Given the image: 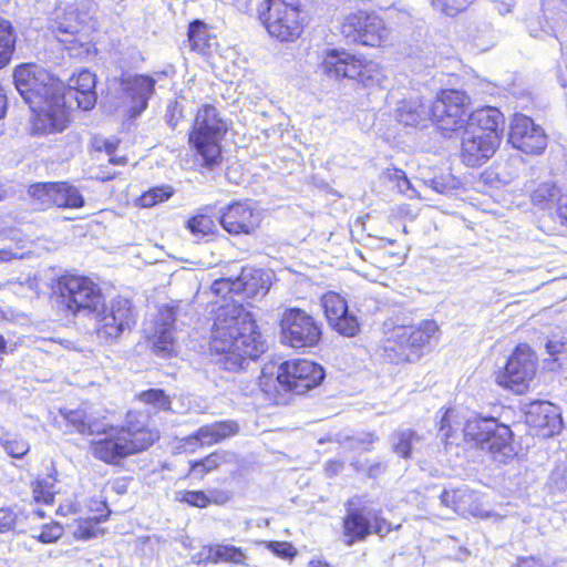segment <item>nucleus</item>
<instances>
[{"label": "nucleus", "mask_w": 567, "mask_h": 567, "mask_svg": "<svg viewBox=\"0 0 567 567\" xmlns=\"http://www.w3.org/2000/svg\"><path fill=\"white\" fill-rule=\"evenodd\" d=\"M209 347L213 352L223 354L219 364L230 372L244 369L248 360L257 359L266 349L255 317L237 302L217 309Z\"/></svg>", "instance_id": "1"}, {"label": "nucleus", "mask_w": 567, "mask_h": 567, "mask_svg": "<svg viewBox=\"0 0 567 567\" xmlns=\"http://www.w3.org/2000/svg\"><path fill=\"white\" fill-rule=\"evenodd\" d=\"M13 78L17 90L33 113L32 133L62 132L70 122L63 82L33 63L18 66Z\"/></svg>", "instance_id": "2"}, {"label": "nucleus", "mask_w": 567, "mask_h": 567, "mask_svg": "<svg viewBox=\"0 0 567 567\" xmlns=\"http://www.w3.org/2000/svg\"><path fill=\"white\" fill-rule=\"evenodd\" d=\"M102 439L93 440L90 445L93 456L107 464H116L122 458L148 449L157 439L156 431L135 427H107Z\"/></svg>", "instance_id": "3"}, {"label": "nucleus", "mask_w": 567, "mask_h": 567, "mask_svg": "<svg viewBox=\"0 0 567 567\" xmlns=\"http://www.w3.org/2000/svg\"><path fill=\"white\" fill-rule=\"evenodd\" d=\"M227 131L216 107L204 105L196 114L189 142L206 166H214L220 158L219 142Z\"/></svg>", "instance_id": "4"}, {"label": "nucleus", "mask_w": 567, "mask_h": 567, "mask_svg": "<svg viewBox=\"0 0 567 567\" xmlns=\"http://www.w3.org/2000/svg\"><path fill=\"white\" fill-rule=\"evenodd\" d=\"M259 19L268 34L280 42H293L303 32L299 7L285 0H265L259 7Z\"/></svg>", "instance_id": "5"}, {"label": "nucleus", "mask_w": 567, "mask_h": 567, "mask_svg": "<svg viewBox=\"0 0 567 567\" xmlns=\"http://www.w3.org/2000/svg\"><path fill=\"white\" fill-rule=\"evenodd\" d=\"M437 324L425 320L416 327H398L384 343V357L393 363H404L419 358V350L435 338Z\"/></svg>", "instance_id": "6"}, {"label": "nucleus", "mask_w": 567, "mask_h": 567, "mask_svg": "<svg viewBox=\"0 0 567 567\" xmlns=\"http://www.w3.org/2000/svg\"><path fill=\"white\" fill-rule=\"evenodd\" d=\"M463 433L497 461L504 462L514 455L512 431L493 417H470L464 424Z\"/></svg>", "instance_id": "7"}, {"label": "nucleus", "mask_w": 567, "mask_h": 567, "mask_svg": "<svg viewBox=\"0 0 567 567\" xmlns=\"http://www.w3.org/2000/svg\"><path fill=\"white\" fill-rule=\"evenodd\" d=\"M60 295L73 313L84 312L91 316L102 306L104 296L100 287L90 278L75 275L62 276L58 282Z\"/></svg>", "instance_id": "8"}, {"label": "nucleus", "mask_w": 567, "mask_h": 567, "mask_svg": "<svg viewBox=\"0 0 567 567\" xmlns=\"http://www.w3.org/2000/svg\"><path fill=\"white\" fill-rule=\"evenodd\" d=\"M470 96L458 90H443L430 106V118L444 134L465 126Z\"/></svg>", "instance_id": "9"}, {"label": "nucleus", "mask_w": 567, "mask_h": 567, "mask_svg": "<svg viewBox=\"0 0 567 567\" xmlns=\"http://www.w3.org/2000/svg\"><path fill=\"white\" fill-rule=\"evenodd\" d=\"M536 363V354L527 344L517 346L504 369L497 372V384L517 394L524 393L534 379Z\"/></svg>", "instance_id": "10"}, {"label": "nucleus", "mask_w": 567, "mask_h": 567, "mask_svg": "<svg viewBox=\"0 0 567 567\" xmlns=\"http://www.w3.org/2000/svg\"><path fill=\"white\" fill-rule=\"evenodd\" d=\"M281 340L295 349L310 348L321 339V327L312 316L297 308L285 311L281 318Z\"/></svg>", "instance_id": "11"}, {"label": "nucleus", "mask_w": 567, "mask_h": 567, "mask_svg": "<svg viewBox=\"0 0 567 567\" xmlns=\"http://www.w3.org/2000/svg\"><path fill=\"white\" fill-rule=\"evenodd\" d=\"M94 319L95 332L99 338L113 340L135 323V315L131 302L124 298L113 299L109 306L102 301L97 311L91 315Z\"/></svg>", "instance_id": "12"}, {"label": "nucleus", "mask_w": 567, "mask_h": 567, "mask_svg": "<svg viewBox=\"0 0 567 567\" xmlns=\"http://www.w3.org/2000/svg\"><path fill=\"white\" fill-rule=\"evenodd\" d=\"M341 32L353 42L370 47H379L388 38V29L383 20L364 11L347 16L341 25Z\"/></svg>", "instance_id": "13"}, {"label": "nucleus", "mask_w": 567, "mask_h": 567, "mask_svg": "<svg viewBox=\"0 0 567 567\" xmlns=\"http://www.w3.org/2000/svg\"><path fill=\"white\" fill-rule=\"evenodd\" d=\"M156 80L150 75L133 74L121 80V113L134 118L147 107Z\"/></svg>", "instance_id": "14"}, {"label": "nucleus", "mask_w": 567, "mask_h": 567, "mask_svg": "<svg viewBox=\"0 0 567 567\" xmlns=\"http://www.w3.org/2000/svg\"><path fill=\"white\" fill-rule=\"evenodd\" d=\"M508 141L515 148L526 154H539L547 145L544 130L524 114L514 115Z\"/></svg>", "instance_id": "15"}, {"label": "nucleus", "mask_w": 567, "mask_h": 567, "mask_svg": "<svg viewBox=\"0 0 567 567\" xmlns=\"http://www.w3.org/2000/svg\"><path fill=\"white\" fill-rule=\"evenodd\" d=\"M219 221L229 234L248 235L259 227L261 216L251 202H235L221 210Z\"/></svg>", "instance_id": "16"}, {"label": "nucleus", "mask_w": 567, "mask_h": 567, "mask_svg": "<svg viewBox=\"0 0 567 567\" xmlns=\"http://www.w3.org/2000/svg\"><path fill=\"white\" fill-rule=\"evenodd\" d=\"M288 391L303 394L317 386L324 378L321 365L309 360H291L282 363Z\"/></svg>", "instance_id": "17"}, {"label": "nucleus", "mask_w": 567, "mask_h": 567, "mask_svg": "<svg viewBox=\"0 0 567 567\" xmlns=\"http://www.w3.org/2000/svg\"><path fill=\"white\" fill-rule=\"evenodd\" d=\"M321 306L331 328L344 337H354L360 324L355 316L349 312L347 301L337 292L329 291L321 298Z\"/></svg>", "instance_id": "18"}, {"label": "nucleus", "mask_w": 567, "mask_h": 567, "mask_svg": "<svg viewBox=\"0 0 567 567\" xmlns=\"http://www.w3.org/2000/svg\"><path fill=\"white\" fill-rule=\"evenodd\" d=\"M501 135L485 136L472 131H464L461 158L466 166L477 167L485 164L501 144Z\"/></svg>", "instance_id": "19"}, {"label": "nucleus", "mask_w": 567, "mask_h": 567, "mask_svg": "<svg viewBox=\"0 0 567 567\" xmlns=\"http://www.w3.org/2000/svg\"><path fill=\"white\" fill-rule=\"evenodd\" d=\"M441 502L444 506L462 516L489 517V512L484 507L480 495L465 486L445 489L441 494Z\"/></svg>", "instance_id": "20"}, {"label": "nucleus", "mask_w": 567, "mask_h": 567, "mask_svg": "<svg viewBox=\"0 0 567 567\" xmlns=\"http://www.w3.org/2000/svg\"><path fill=\"white\" fill-rule=\"evenodd\" d=\"M526 422L542 436H551L561 426L556 405L549 402H534L526 412Z\"/></svg>", "instance_id": "21"}, {"label": "nucleus", "mask_w": 567, "mask_h": 567, "mask_svg": "<svg viewBox=\"0 0 567 567\" xmlns=\"http://www.w3.org/2000/svg\"><path fill=\"white\" fill-rule=\"evenodd\" d=\"M95 85V74L89 70H81L69 79L65 96L75 99L80 109L92 110L97 99Z\"/></svg>", "instance_id": "22"}, {"label": "nucleus", "mask_w": 567, "mask_h": 567, "mask_svg": "<svg viewBox=\"0 0 567 567\" xmlns=\"http://www.w3.org/2000/svg\"><path fill=\"white\" fill-rule=\"evenodd\" d=\"M364 62L365 61L348 52L332 50L326 55L322 68L324 73L336 79L347 78L360 80Z\"/></svg>", "instance_id": "23"}, {"label": "nucleus", "mask_w": 567, "mask_h": 567, "mask_svg": "<svg viewBox=\"0 0 567 567\" xmlns=\"http://www.w3.org/2000/svg\"><path fill=\"white\" fill-rule=\"evenodd\" d=\"M175 308L165 306L159 309L153 333V348L157 354L171 355L175 351V338L173 336Z\"/></svg>", "instance_id": "24"}, {"label": "nucleus", "mask_w": 567, "mask_h": 567, "mask_svg": "<svg viewBox=\"0 0 567 567\" xmlns=\"http://www.w3.org/2000/svg\"><path fill=\"white\" fill-rule=\"evenodd\" d=\"M60 413L80 434L99 435L106 432V425L97 419L92 406L87 404L75 410L61 409Z\"/></svg>", "instance_id": "25"}, {"label": "nucleus", "mask_w": 567, "mask_h": 567, "mask_svg": "<svg viewBox=\"0 0 567 567\" xmlns=\"http://www.w3.org/2000/svg\"><path fill=\"white\" fill-rule=\"evenodd\" d=\"M504 123V116L496 107L485 106L474 111L466 117L465 131L477 134L501 135L499 126Z\"/></svg>", "instance_id": "26"}, {"label": "nucleus", "mask_w": 567, "mask_h": 567, "mask_svg": "<svg viewBox=\"0 0 567 567\" xmlns=\"http://www.w3.org/2000/svg\"><path fill=\"white\" fill-rule=\"evenodd\" d=\"M270 274L262 269L246 267L239 276V284H236L247 297L255 298L264 296L270 287Z\"/></svg>", "instance_id": "27"}, {"label": "nucleus", "mask_w": 567, "mask_h": 567, "mask_svg": "<svg viewBox=\"0 0 567 567\" xmlns=\"http://www.w3.org/2000/svg\"><path fill=\"white\" fill-rule=\"evenodd\" d=\"M259 386L269 399L277 401L282 392H289L284 367L267 365L261 370Z\"/></svg>", "instance_id": "28"}, {"label": "nucleus", "mask_w": 567, "mask_h": 567, "mask_svg": "<svg viewBox=\"0 0 567 567\" xmlns=\"http://www.w3.org/2000/svg\"><path fill=\"white\" fill-rule=\"evenodd\" d=\"M238 430V425L234 421L216 422L198 429L196 437L203 446H210L237 434Z\"/></svg>", "instance_id": "29"}, {"label": "nucleus", "mask_w": 567, "mask_h": 567, "mask_svg": "<svg viewBox=\"0 0 567 567\" xmlns=\"http://www.w3.org/2000/svg\"><path fill=\"white\" fill-rule=\"evenodd\" d=\"M396 118L404 125L417 126L430 118V106L420 99L403 101L396 110Z\"/></svg>", "instance_id": "30"}, {"label": "nucleus", "mask_w": 567, "mask_h": 567, "mask_svg": "<svg viewBox=\"0 0 567 567\" xmlns=\"http://www.w3.org/2000/svg\"><path fill=\"white\" fill-rule=\"evenodd\" d=\"M343 528L348 546H351L357 540H363L372 533L370 519L358 511H352L347 515Z\"/></svg>", "instance_id": "31"}, {"label": "nucleus", "mask_w": 567, "mask_h": 567, "mask_svg": "<svg viewBox=\"0 0 567 567\" xmlns=\"http://www.w3.org/2000/svg\"><path fill=\"white\" fill-rule=\"evenodd\" d=\"M234 457L235 455L230 452L216 451L203 460L190 461V468L187 476L198 475L199 478H203L208 473L219 468L223 464L231 462Z\"/></svg>", "instance_id": "32"}, {"label": "nucleus", "mask_w": 567, "mask_h": 567, "mask_svg": "<svg viewBox=\"0 0 567 567\" xmlns=\"http://www.w3.org/2000/svg\"><path fill=\"white\" fill-rule=\"evenodd\" d=\"M564 196L567 194H563L554 183H542L532 193L530 198L533 204L540 209H556L558 213V202Z\"/></svg>", "instance_id": "33"}, {"label": "nucleus", "mask_w": 567, "mask_h": 567, "mask_svg": "<svg viewBox=\"0 0 567 567\" xmlns=\"http://www.w3.org/2000/svg\"><path fill=\"white\" fill-rule=\"evenodd\" d=\"M53 206L80 208L84 206V198L79 189L68 183L53 184Z\"/></svg>", "instance_id": "34"}, {"label": "nucleus", "mask_w": 567, "mask_h": 567, "mask_svg": "<svg viewBox=\"0 0 567 567\" xmlns=\"http://www.w3.org/2000/svg\"><path fill=\"white\" fill-rule=\"evenodd\" d=\"M421 441L422 439L412 430L396 431L392 436V447L398 455L408 458L419 449Z\"/></svg>", "instance_id": "35"}, {"label": "nucleus", "mask_w": 567, "mask_h": 567, "mask_svg": "<svg viewBox=\"0 0 567 567\" xmlns=\"http://www.w3.org/2000/svg\"><path fill=\"white\" fill-rule=\"evenodd\" d=\"M209 553L214 563L223 561L245 565L247 559L245 551L233 545L218 544L212 547Z\"/></svg>", "instance_id": "36"}, {"label": "nucleus", "mask_w": 567, "mask_h": 567, "mask_svg": "<svg viewBox=\"0 0 567 567\" xmlns=\"http://www.w3.org/2000/svg\"><path fill=\"white\" fill-rule=\"evenodd\" d=\"M173 195L174 188L171 185H161L144 192L135 199V204L143 208H150L168 200Z\"/></svg>", "instance_id": "37"}, {"label": "nucleus", "mask_w": 567, "mask_h": 567, "mask_svg": "<svg viewBox=\"0 0 567 567\" xmlns=\"http://www.w3.org/2000/svg\"><path fill=\"white\" fill-rule=\"evenodd\" d=\"M14 35L9 21L0 19V69L4 66L14 50Z\"/></svg>", "instance_id": "38"}, {"label": "nucleus", "mask_w": 567, "mask_h": 567, "mask_svg": "<svg viewBox=\"0 0 567 567\" xmlns=\"http://www.w3.org/2000/svg\"><path fill=\"white\" fill-rule=\"evenodd\" d=\"M464 424L460 412L455 409H449L441 420L440 432L442 437L447 441L458 431L463 432Z\"/></svg>", "instance_id": "39"}, {"label": "nucleus", "mask_w": 567, "mask_h": 567, "mask_svg": "<svg viewBox=\"0 0 567 567\" xmlns=\"http://www.w3.org/2000/svg\"><path fill=\"white\" fill-rule=\"evenodd\" d=\"M0 445L9 456L14 458L23 457L30 450L25 440L11 433H4L0 436Z\"/></svg>", "instance_id": "40"}, {"label": "nucleus", "mask_w": 567, "mask_h": 567, "mask_svg": "<svg viewBox=\"0 0 567 567\" xmlns=\"http://www.w3.org/2000/svg\"><path fill=\"white\" fill-rule=\"evenodd\" d=\"M107 515H102L101 517H89L86 519L79 520L73 528V535L78 539L87 540L94 537H97L103 533L97 527V524L102 518H106Z\"/></svg>", "instance_id": "41"}, {"label": "nucleus", "mask_w": 567, "mask_h": 567, "mask_svg": "<svg viewBox=\"0 0 567 567\" xmlns=\"http://www.w3.org/2000/svg\"><path fill=\"white\" fill-rule=\"evenodd\" d=\"M385 78L384 70L379 63L365 61L359 81L364 86H374L381 85Z\"/></svg>", "instance_id": "42"}, {"label": "nucleus", "mask_w": 567, "mask_h": 567, "mask_svg": "<svg viewBox=\"0 0 567 567\" xmlns=\"http://www.w3.org/2000/svg\"><path fill=\"white\" fill-rule=\"evenodd\" d=\"M138 399L145 404L152 405L156 410H171V400L161 389H150L138 394Z\"/></svg>", "instance_id": "43"}, {"label": "nucleus", "mask_w": 567, "mask_h": 567, "mask_svg": "<svg viewBox=\"0 0 567 567\" xmlns=\"http://www.w3.org/2000/svg\"><path fill=\"white\" fill-rule=\"evenodd\" d=\"M188 41L194 51H203L207 47V30L202 22L194 21L190 23Z\"/></svg>", "instance_id": "44"}, {"label": "nucleus", "mask_w": 567, "mask_h": 567, "mask_svg": "<svg viewBox=\"0 0 567 567\" xmlns=\"http://www.w3.org/2000/svg\"><path fill=\"white\" fill-rule=\"evenodd\" d=\"M53 184L54 183H39L29 187V195L35 199L41 206L53 205Z\"/></svg>", "instance_id": "45"}, {"label": "nucleus", "mask_w": 567, "mask_h": 567, "mask_svg": "<svg viewBox=\"0 0 567 567\" xmlns=\"http://www.w3.org/2000/svg\"><path fill=\"white\" fill-rule=\"evenodd\" d=\"M187 228L194 235L205 236L213 233L215 224L209 216L205 214H198L187 221Z\"/></svg>", "instance_id": "46"}, {"label": "nucleus", "mask_w": 567, "mask_h": 567, "mask_svg": "<svg viewBox=\"0 0 567 567\" xmlns=\"http://www.w3.org/2000/svg\"><path fill=\"white\" fill-rule=\"evenodd\" d=\"M179 502L187 503L192 506L204 508L209 504V498L202 491H182L176 497Z\"/></svg>", "instance_id": "47"}, {"label": "nucleus", "mask_w": 567, "mask_h": 567, "mask_svg": "<svg viewBox=\"0 0 567 567\" xmlns=\"http://www.w3.org/2000/svg\"><path fill=\"white\" fill-rule=\"evenodd\" d=\"M33 498L37 503L51 504L54 499L52 485L47 481H37L32 485Z\"/></svg>", "instance_id": "48"}, {"label": "nucleus", "mask_w": 567, "mask_h": 567, "mask_svg": "<svg viewBox=\"0 0 567 567\" xmlns=\"http://www.w3.org/2000/svg\"><path fill=\"white\" fill-rule=\"evenodd\" d=\"M236 284H239V277L236 279L230 278H221L218 280H215L212 285V291L217 295L221 296L223 298H226L228 293H239L240 288L237 287Z\"/></svg>", "instance_id": "49"}, {"label": "nucleus", "mask_w": 567, "mask_h": 567, "mask_svg": "<svg viewBox=\"0 0 567 567\" xmlns=\"http://www.w3.org/2000/svg\"><path fill=\"white\" fill-rule=\"evenodd\" d=\"M63 535V527L58 523L47 524L42 527L41 533L37 539L43 544L54 543Z\"/></svg>", "instance_id": "50"}, {"label": "nucleus", "mask_w": 567, "mask_h": 567, "mask_svg": "<svg viewBox=\"0 0 567 567\" xmlns=\"http://www.w3.org/2000/svg\"><path fill=\"white\" fill-rule=\"evenodd\" d=\"M18 514L10 507L0 508V533H7L16 528Z\"/></svg>", "instance_id": "51"}, {"label": "nucleus", "mask_w": 567, "mask_h": 567, "mask_svg": "<svg viewBox=\"0 0 567 567\" xmlns=\"http://www.w3.org/2000/svg\"><path fill=\"white\" fill-rule=\"evenodd\" d=\"M267 547L278 557L288 559L296 556L293 546L287 542H270Z\"/></svg>", "instance_id": "52"}, {"label": "nucleus", "mask_w": 567, "mask_h": 567, "mask_svg": "<svg viewBox=\"0 0 567 567\" xmlns=\"http://www.w3.org/2000/svg\"><path fill=\"white\" fill-rule=\"evenodd\" d=\"M431 4L446 16H454L460 10L457 0H431Z\"/></svg>", "instance_id": "53"}, {"label": "nucleus", "mask_w": 567, "mask_h": 567, "mask_svg": "<svg viewBox=\"0 0 567 567\" xmlns=\"http://www.w3.org/2000/svg\"><path fill=\"white\" fill-rule=\"evenodd\" d=\"M183 117V107L178 102H174L167 106L166 121L174 128Z\"/></svg>", "instance_id": "54"}, {"label": "nucleus", "mask_w": 567, "mask_h": 567, "mask_svg": "<svg viewBox=\"0 0 567 567\" xmlns=\"http://www.w3.org/2000/svg\"><path fill=\"white\" fill-rule=\"evenodd\" d=\"M203 446L196 437V432L179 442L178 450L186 453H194L198 447Z\"/></svg>", "instance_id": "55"}, {"label": "nucleus", "mask_w": 567, "mask_h": 567, "mask_svg": "<svg viewBox=\"0 0 567 567\" xmlns=\"http://www.w3.org/2000/svg\"><path fill=\"white\" fill-rule=\"evenodd\" d=\"M372 533L380 535L381 537L385 536L391 530V525L379 516H373Z\"/></svg>", "instance_id": "56"}, {"label": "nucleus", "mask_w": 567, "mask_h": 567, "mask_svg": "<svg viewBox=\"0 0 567 567\" xmlns=\"http://www.w3.org/2000/svg\"><path fill=\"white\" fill-rule=\"evenodd\" d=\"M395 186L400 193L406 195L410 198L419 197L416 190L413 189L412 184L406 177L405 173L403 174V177L398 182Z\"/></svg>", "instance_id": "57"}, {"label": "nucleus", "mask_w": 567, "mask_h": 567, "mask_svg": "<svg viewBox=\"0 0 567 567\" xmlns=\"http://www.w3.org/2000/svg\"><path fill=\"white\" fill-rule=\"evenodd\" d=\"M53 29L56 30L59 34L75 35L79 32V25L76 23H63L58 20H55Z\"/></svg>", "instance_id": "58"}, {"label": "nucleus", "mask_w": 567, "mask_h": 567, "mask_svg": "<svg viewBox=\"0 0 567 567\" xmlns=\"http://www.w3.org/2000/svg\"><path fill=\"white\" fill-rule=\"evenodd\" d=\"M509 165H503L497 168V177L501 183L508 184L511 183L516 176L517 172L516 169L509 171Z\"/></svg>", "instance_id": "59"}, {"label": "nucleus", "mask_w": 567, "mask_h": 567, "mask_svg": "<svg viewBox=\"0 0 567 567\" xmlns=\"http://www.w3.org/2000/svg\"><path fill=\"white\" fill-rule=\"evenodd\" d=\"M404 172L402 169L395 167L385 168L382 173L384 179L398 184V182L403 177Z\"/></svg>", "instance_id": "60"}, {"label": "nucleus", "mask_w": 567, "mask_h": 567, "mask_svg": "<svg viewBox=\"0 0 567 567\" xmlns=\"http://www.w3.org/2000/svg\"><path fill=\"white\" fill-rule=\"evenodd\" d=\"M23 257V252L12 251L11 249H0V264L10 262L12 260L21 259Z\"/></svg>", "instance_id": "61"}, {"label": "nucleus", "mask_w": 567, "mask_h": 567, "mask_svg": "<svg viewBox=\"0 0 567 567\" xmlns=\"http://www.w3.org/2000/svg\"><path fill=\"white\" fill-rule=\"evenodd\" d=\"M546 349L551 357H555V355L564 352L565 350H567L565 342L555 341V340L548 341L546 344Z\"/></svg>", "instance_id": "62"}, {"label": "nucleus", "mask_w": 567, "mask_h": 567, "mask_svg": "<svg viewBox=\"0 0 567 567\" xmlns=\"http://www.w3.org/2000/svg\"><path fill=\"white\" fill-rule=\"evenodd\" d=\"M513 4L511 2L495 1L494 9L501 14L505 16L512 11Z\"/></svg>", "instance_id": "63"}, {"label": "nucleus", "mask_w": 567, "mask_h": 567, "mask_svg": "<svg viewBox=\"0 0 567 567\" xmlns=\"http://www.w3.org/2000/svg\"><path fill=\"white\" fill-rule=\"evenodd\" d=\"M558 216L567 223V195L558 202Z\"/></svg>", "instance_id": "64"}]
</instances>
